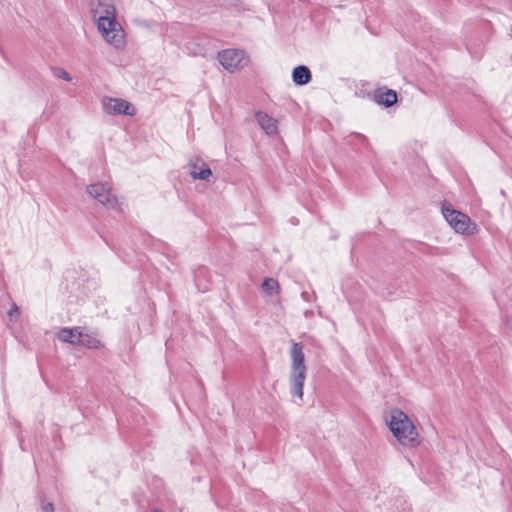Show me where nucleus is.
<instances>
[{"label": "nucleus", "instance_id": "obj_1", "mask_svg": "<svg viewBox=\"0 0 512 512\" xmlns=\"http://www.w3.org/2000/svg\"><path fill=\"white\" fill-rule=\"evenodd\" d=\"M91 12L98 30L105 40L115 48L124 45V32L116 21L114 0H91Z\"/></svg>", "mask_w": 512, "mask_h": 512}, {"label": "nucleus", "instance_id": "obj_2", "mask_svg": "<svg viewBox=\"0 0 512 512\" xmlns=\"http://www.w3.org/2000/svg\"><path fill=\"white\" fill-rule=\"evenodd\" d=\"M388 426L397 441L406 447H416L420 444V437L412 420L400 409H392Z\"/></svg>", "mask_w": 512, "mask_h": 512}, {"label": "nucleus", "instance_id": "obj_3", "mask_svg": "<svg viewBox=\"0 0 512 512\" xmlns=\"http://www.w3.org/2000/svg\"><path fill=\"white\" fill-rule=\"evenodd\" d=\"M302 343L292 341L290 349L291 371L290 384L291 393L299 398L303 397V386L307 374V366L305 364V355Z\"/></svg>", "mask_w": 512, "mask_h": 512}, {"label": "nucleus", "instance_id": "obj_4", "mask_svg": "<svg viewBox=\"0 0 512 512\" xmlns=\"http://www.w3.org/2000/svg\"><path fill=\"white\" fill-rule=\"evenodd\" d=\"M441 211L449 225L460 234L472 235L476 231V224L472 223L470 217L452 207L446 201L442 203Z\"/></svg>", "mask_w": 512, "mask_h": 512}, {"label": "nucleus", "instance_id": "obj_5", "mask_svg": "<svg viewBox=\"0 0 512 512\" xmlns=\"http://www.w3.org/2000/svg\"><path fill=\"white\" fill-rule=\"evenodd\" d=\"M102 107L108 115L134 116L136 114L134 105L122 98L105 96L102 99Z\"/></svg>", "mask_w": 512, "mask_h": 512}, {"label": "nucleus", "instance_id": "obj_6", "mask_svg": "<svg viewBox=\"0 0 512 512\" xmlns=\"http://www.w3.org/2000/svg\"><path fill=\"white\" fill-rule=\"evenodd\" d=\"M90 197L107 208H115L118 205L117 198L111 194V187L108 183L90 184L86 188Z\"/></svg>", "mask_w": 512, "mask_h": 512}, {"label": "nucleus", "instance_id": "obj_7", "mask_svg": "<svg viewBox=\"0 0 512 512\" xmlns=\"http://www.w3.org/2000/svg\"><path fill=\"white\" fill-rule=\"evenodd\" d=\"M218 60L230 72L243 68L247 63L245 52L239 49H226L219 52Z\"/></svg>", "mask_w": 512, "mask_h": 512}, {"label": "nucleus", "instance_id": "obj_8", "mask_svg": "<svg viewBox=\"0 0 512 512\" xmlns=\"http://www.w3.org/2000/svg\"><path fill=\"white\" fill-rule=\"evenodd\" d=\"M188 166L189 173L193 179L208 180V178L212 175L211 169L204 161L200 159L190 161Z\"/></svg>", "mask_w": 512, "mask_h": 512}, {"label": "nucleus", "instance_id": "obj_9", "mask_svg": "<svg viewBox=\"0 0 512 512\" xmlns=\"http://www.w3.org/2000/svg\"><path fill=\"white\" fill-rule=\"evenodd\" d=\"M255 118L260 127L268 135H274L277 133V121L269 116L267 113L258 111L255 114Z\"/></svg>", "mask_w": 512, "mask_h": 512}, {"label": "nucleus", "instance_id": "obj_10", "mask_svg": "<svg viewBox=\"0 0 512 512\" xmlns=\"http://www.w3.org/2000/svg\"><path fill=\"white\" fill-rule=\"evenodd\" d=\"M292 79L296 85H306L312 79L311 71L307 66L299 65L293 69Z\"/></svg>", "mask_w": 512, "mask_h": 512}, {"label": "nucleus", "instance_id": "obj_11", "mask_svg": "<svg viewBox=\"0 0 512 512\" xmlns=\"http://www.w3.org/2000/svg\"><path fill=\"white\" fill-rule=\"evenodd\" d=\"M375 100L380 105L391 107L397 102V93L391 89H388L385 92H378L375 95Z\"/></svg>", "mask_w": 512, "mask_h": 512}, {"label": "nucleus", "instance_id": "obj_12", "mask_svg": "<svg viewBox=\"0 0 512 512\" xmlns=\"http://www.w3.org/2000/svg\"><path fill=\"white\" fill-rule=\"evenodd\" d=\"M81 332H82L81 327H74L71 329L65 328L59 332L58 337L63 342L77 345V335H78V333H81Z\"/></svg>", "mask_w": 512, "mask_h": 512}, {"label": "nucleus", "instance_id": "obj_13", "mask_svg": "<svg viewBox=\"0 0 512 512\" xmlns=\"http://www.w3.org/2000/svg\"><path fill=\"white\" fill-rule=\"evenodd\" d=\"M77 345L95 349L99 347L100 341L97 338L82 331L77 335Z\"/></svg>", "mask_w": 512, "mask_h": 512}, {"label": "nucleus", "instance_id": "obj_14", "mask_svg": "<svg viewBox=\"0 0 512 512\" xmlns=\"http://www.w3.org/2000/svg\"><path fill=\"white\" fill-rule=\"evenodd\" d=\"M262 289L268 295H273L275 292H277L279 290V283L277 280H275L273 278H266L263 281Z\"/></svg>", "mask_w": 512, "mask_h": 512}, {"label": "nucleus", "instance_id": "obj_15", "mask_svg": "<svg viewBox=\"0 0 512 512\" xmlns=\"http://www.w3.org/2000/svg\"><path fill=\"white\" fill-rule=\"evenodd\" d=\"M51 70H52L53 75L56 78L63 79L68 82L72 80V77L70 76V74L65 69H63L61 67H52Z\"/></svg>", "mask_w": 512, "mask_h": 512}, {"label": "nucleus", "instance_id": "obj_16", "mask_svg": "<svg viewBox=\"0 0 512 512\" xmlns=\"http://www.w3.org/2000/svg\"><path fill=\"white\" fill-rule=\"evenodd\" d=\"M42 510L44 512H54V505L51 502L42 504Z\"/></svg>", "mask_w": 512, "mask_h": 512}, {"label": "nucleus", "instance_id": "obj_17", "mask_svg": "<svg viewBox=\"0 0 512 512\" xmlns=\"http://www.w3.org/2000/svg\"><path fill=\"white\" fill-rule=\"evenodd\" d=\"M8 314H9L10 318H11V319H13V317H14V315H15V314H17V315L19 314L18 307H17L16 305H14V306L10 309V311L8 312Z\"/></svg>", "mask_w": 512, "mask_h": 512}, {"label": "nucleus", "instance_id": "obj_18", "mask_svg": "<svg viewBox=\"0 0 512 512\" xmlns=\"http://www.w3.org/2000/svg\"><path fill=\"white\" fill-rule=\"evenodd\" d=\"M507 325H508L509 329L512 330V317L507 319Z\"/></svg>", "mask_w": 512, "mask_h": 512}, {"label": "nucleus", "instance_id": "obj_19", "mask_svg": "<svg viewBox=\"0 0 512 512\" xmlns=\"http://www.w3.org/2000/svg\"><path fill=\"white\" fill-rule=\"evenodd\" d=\"M152 512H162V511H161V510L156 509V510H153Z\"/></svg>", "mask_w": 512, "mask_h": 512}]
</instances>
